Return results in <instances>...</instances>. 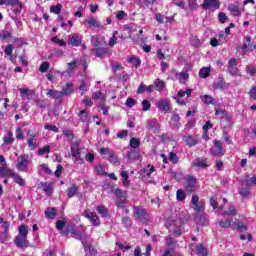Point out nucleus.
Returning <instances> with one entry per match:
<instances>
[{"label": "nucleus", "instance_id": "obj_1", "mask_svg": "<svg viewBox=\"0 0 256 256\" xmlns=\"http://www.w3.org/2000/svg\"><path fill=\"white\" fill-rule=\"evenodd\" d=\"M29 235V229L27 225L22 224L18 227V235L14 237V245L18 249H23L25 251L29 247V241L27 236Z\"/></svg>", "mask_w": 256, "mask_h": 256}, {"label": "nucleus", "instance_id": "obj_2", "mask_svg": "<svg viewBox=\"0 0 256 256\" xmlns=\"http://www.w3.org/2000/svg\"><path fill=\"white\" fill-rule=\"evenodd\" d=\"M70 151L71 157L75 159V163H79V165H83L85 163V153L81 150V145L78 141L71 144Z\"/></svg>", "mask_w": 256, "mask_h": 256}, {"label": "nucleus", "instance_id": "obj_3", "mask_svg": "<svg viewBox=\"0 0 256 256\" xmlns=\"http://www.w3.org/2000/svg\"><path fill=\"white\" fill-rule=\"evenodd\" d=\"M113 193L116 197V207L118 209H125L126 213H129V210L125 207L127 204V191L116 188L113 190Z\"/></svg>", "mask_w": 256, "mask_h": 256}, {"label": "nucleus", "instance_id": "obj_4", "mask_svg": "<svg viewBox=\"0 0 256 256\" xmlns=\"http://www.w3.org/2000/svg\"><path fill=\"white\" fill-rule=\"evenodd\" d=\"M83 217L88 219V221H90L94 227H99L101 225V219H99L97 213L91 212L89 209L84 210Z\"/></svg>", "mask_w": 256, "mask_h": 256}, {"label": "nucleus", "instance_id": "obj_5", "mask_svg": "<svg viewBox=\"0 0 256 256\" xmlns=\"http://www.w3.org/2000/svg\"><path fill=\"white\" fill-rule=\"evenodd\" d=\"M133 211L135 219H138V221H143L145 224L149 223V220L147 219V209L134 206Z\"/></svg>", "mask_w": 256, "mask_h": 256}, {"label": "nucleus", "instance_id": "obj_6", "mask_svg": "<svg viewBox=\"0 0 256 256\" xmlns=\"http://www.w3.org/2000/svg\"><path fill=\"white\" fill-rule=\"evenodd\" d=\"M196 185H197V178L193 175H188L186 177V182L184 185L186 193L195 192Z\"/></svg>", "mask_w": 256, "mask_h": 256}, {"label": "nucleus", "instance_id": "obj_7", "mask_svg": "<svg viewBox=\"0 0 256 256\" xmlns=\"http://www.w3.org/2000/svg\"><path fill=\"white\" fill-rule=\"evenodd\" d=\"M202 9L205 11L209 9H213V11H217L221 7V2L219 0H204L200 5Z\"/></svg>", "mask_w": 256, "mask_h": 256}, {"label": "nucleus", "instance_id": "obj_8", "mask_svg": "<svg viewBox=\"0 0 256 256\" xmlns=\"http://www.w3.org/2000/svg\"><path fill=\"white\" fill-rule=\"evenodd\" d=\"M27 167H29V156L28 155H20L17 158L16 168L18 171H26Z\"/></svg>", "mask_w": 256, "mask_h": 256}, {"label": "nucleus", "instance_id": "obj_9", "mask_svg": "<svg viewBox=\"0 0 256 256\" xmlns=\"http://www.w3.org/2000/svg\"><path fill=\"white\" fill-rule=\"evenodd\" d=\"M191 203H192V209H194L196 213H203V211H205V203L202 201H199V196L193 195L191 199Z\"/></svg>", "mask_w": 256, "mask_h": 256}, {"label": "nucleus", "instance_id": "obj_10", "mask_svg": "<svg viewBox=\"0 0 256 256\" xmlns=\"http://www.w3.org/2000/svg\"><path fill=\"white\" fill-rule=\"evenodd\" d=\"M214 150H210L211 155L214 157H220L225 155V150L223 149V142L220 140H214Z\"/></svg>", "mask_w": 256, "mask_h": 256}, {"label": "nucleus", "instance_id": "obj_11", "mask_svg": "<svg viewBox=\"0 0 256 256\" xmlns=\"http://www.w3.org/2000/svg\"><path fill=\"white\" fill-rule=\"evenodd\" d=\"M68 40H69L68 45H71L72 47H79V45L83 43V37H81L77 33L70 34L68 36Z\"/></svg>", "mask_w": 256, "mask_h": 256}, {"label": "nucleus", "instance_id": "obj_12", "mask_svg": "<svg viewBox=\"0 0 256 256\" xmlns=\"http://www.w3.org/2000/svg\"><path fill=\"white\" fill-rule=\"evenodd\" d=\"M192 167H197V169H207V167H209V164L207 163V159L196 158L192 162Z\"/></svg>", "mask_w": 256, "mask_h": 256}, {"label": "nucleus", "instance_id": "obj_13", "mask_svg": "<svg viewBox=\"0 0 256 256\" xmlns=\"http://www.w3.org/2000/svg\"><path fill=\"white\" fill-rule=\"evenodd\" d=\"M27 144H28V147L31 151H35L37 149V143H35V134H33L31 132V130H29L27 132Z\"/></svg>", "mask_w": 256, "mask_h": 256}, {"label": "nucleus", "instance_id": "obj_14", "mask_svg": "<svg viewBox=\"0 0 256 256\" xmlns=\"http://www.w3.org/2000/svg\"><path fill=\"white\" fill-rule=\"evenodd\" d=\"M139 157H141V152L135 148H131L126 154L128 161H136V159H139Z\"/></svg>", "mask_w": 256, "mask_h": 256}, {"label": "nucleus", "instance_id": "obj_15", "mask_svg": "<svg viewBox=\"0 0 256 256\" xmlns=\"http://www.w3.org/2000/svg\"><path fill=\"white\" fill-rule=\"evenodd\" d=\"M157 109H160L161 111H164L165 113H169V111H172L171 108V102L164 100L160 101L156 104Z\"/></svg>", "mask_w": 256, "mask_h": 256}, {"label": "nucleus", "instance_id": "obj_16", "mask_svg": "<svg viewBox=\"0 0 256 256\" xmlns=\"http://www.w3.org/2000/svg\"><path fill=\"white\" fill-rule=\"evenodd\" d=\"M95 55L100 59H105L107 55H109V48L108 47H99L95 48Z\"/></svg>", "mask_w": 256, "mask_h": 256}, {"label": "nucleus", "instance_id": "obj_17", "mask_svg": "<svg viewBox=\"0 0 256 256\" xmlns=\"http://www.w3.org/2000/svg\"><path fill=\"white\" fill-rule=\"evenodd\" d=\"M195 219L198 225H201L202 227H207V225H209V220H207V215L205 214H197Z\"/></svg>", "mask_w": 256, "mask_h": 256}, {"label": "nucleus", "instance_id": "obj_18", "mask_svg": "<svg viewBox=\"0 0 256 256\" xmlns=\"http://www.w3.org/2000/svg\"><path fill=\"white\" fill-rule=\"evenodd\" d=\"M228 11H230V14L232 15V17H240L241 16V9L239 8L238 5L229 4Z\"/></svg>", "mask_w": 256, "mask_h": 256}, {"label": "nucleus", "instance_id": "obj_19", "mask_svg": "<svg viewBox=\"0 0 256 256\" xmlns=\"http://www.w3.org/2000/svg\"><path fill=\"white\" fill-rule=\"evenodd\" d=\"M183 141L186 143L188 147H195L199 143V140L195 139L191 135H185L183 136Z\"/></svg>", "mask_w": 256, "mask_h": 256}, {"label": "nucleus", "instance_id": "obj_20", "mask_svg": "<svg viewBox=\"0 0 256 256\" xmlns=\"http://www.w3.org/2000/svg\"><path fill=\"white\" fill-rule=\"evenodd\" d=\"M0 5H11V7H19V11H21V7H23L19 0H0Z\"/></svg>", "mask_w": 256, "mask_h": 256}, {"label": "nucleus", "instance_id": "obj_21", "mask_svg": "<svg viewBox=\"0 0 256 256\" xmlns=\"http://www.w3.org/2000/svg\"><path fill=\"white\" fill-rule=\"evenodd\" d=\"M96 211L104 219H107V217H111V213H109V209H107V207H105L103 205L97 206L96 207Z\"/></svg>", "mask_w": 256, "mask_h": 256}, {"label": "nucleus", "instance_id": "obj_22", "mask_svg": "<svg viewBox=\"0 0 256 256\" xmlns=\"http://www.w3.org/2000/svg\"><path fill=\"white\" fill-rule=\"evenodd\" d=\"M62 97H65V95H73L75 93V90L73 89V83L67 82L66 86L62 89Z\"/></svg>", "mask_w": 256, "mask_h": 256}, {"label": "nucleus", "instance_id": "obj_23", "mask_svg": "<svg viewBox=\"0 0 256 256\" xmlns=\"http://www.w3.org/2000/svg\"><path fill=\"white\" fill-rule=\"evenodd\" d=\"M15 171L11 170L10 168H7V166L0 167V177H8L12 178Z\"/></svg>", "mask_w": 256, "mask_h": 256}, {"label": "nucleus", "instance_id": "obj_24", "mask_svg": "<svg viewBox=\"0 0 256 256\" xmlns=\"http://www.w3.org/2000/svg\"><path fill=\"white\" fill-rule=\"evenodd\" d=\"M44 215L46 219H55L57 217V208L49 207L45 210Z\"/></svg>", "mask_w": 256, "mask_h": 256}, {"label": "nucleus", "instance_id": "obj_25", "mask_svg": "<svg viewBox=\"0 0 256 256\" xmlns=\"http://www.w3.org/2000/svg\"><path fill=\"white\" fill-rule=\"evenodd\" d=\"M83 245H84V251L86 253V255H89V256H95L97 255V249H95L93 247V245L91 244H85V242H82Z\"/></svg>", "mask_w": 256, "mask_h": 256}, {"label": "nucleus", "instance_id": "obj_26", "mask_svg": "<svg viewBox=\"0 0 256 256\" xmlns=\"http://www.w3.org/2000/svg\"><path fill=\"white\" fill-rule=\"evenodd\" d=\"M127 62L130 63V65H133V67H135L136 69H138V67H141V58L137 56H130L127 59Z\"/></svg>", "mask_w": 256, "mask_h": 256}, {"label": "nucleus", "instance_id": "obj_27", "mask_svg": "<svg viewBox=\"0 0 256 256\" xmlns=\"http://www.w3.org/2000/svg\"><path fill=\"white\" fill-rule=\"evenodd\" d=\"M155 173V166L149 164L147 168L141 170L142 177H151V174Z\"/></svg>", "mask_w": 256, "mask_h": 256}, {"label": "nucleus", "instance_id": "obj_28", "mask_svg": "<svg viewBox=\"0 0 256 256\" xmlns=\"http://www.w3.org/2000/svg\"><path fill=\"white\" fill-rule=\"evenodd\" d=\"M46 95L53 97V99H63V93L59 90L48 89Z\"/></svg>", "mask_w": 256, "mask_h": 256}, {"label": "nucleus", "instance_id": "obj_29", "mask_svg": "<svg viewBox=\"0 0 256 256\" xmlns=\"http://www.w3.org/2000/svg\"><path fill=\"white\" fill-rule=\"evenodd\" d=\"M75 231H76L75 225L67 224L65 226V229L62 231V235H64V237H69V234L71 233V235L73 236Z\"/></svg>", "mask_w": 256, "mask_h": 256}, {"label": "nucleus", "instance_id": "obj_30", "mask_svg": "<svg viewBox=\"0 0 256 256\" xmlns=\"http://www.w3.org/2000/svg\"><path fill=\"white\" fill-rule=\"evenodd\" d=\"M198 256H209V250L203 244L196 245Z\"/></svg>", "mask_w": 256, "mask_h": 256}, {"label": "nucleus", "instance_id": "obj_31", "mask_svg": "<svg viewBox=\"0 0 256 256\" xmlns=\"http://www.w3.org/2000/svg\"><path fill=\"white\" fill-rule=\"evenodd\" d=\"M86 23H88V25L90 27H96L98 29H105L102 25L101 22L97 21V19H95L94 17L88 18L86 20Z\"/></svg>", "mask_w": 256, "mask_h": 256}, {"label": "nucleus", "instance_id": "obj_32", "mask_svg": "<svg viewBox=\"0 0 256 256\" xmlns=\"http://www.w3.org/2000/svg\"><path fill=\"white\" fill-rule=\"evenodd\" d=\"M4 145H12V143H15V137H13V132L8 131L7 135L3 138Z\"/></svg>", "mask_w": 256, "mask_h": 256}, {"label": "nucleus", "instance_id": "obj_33", "mask_svg": "<svg viewBox=\"0 0 256 256\" xmlns=\"http://www.w3.org/2000/svg\"><path fill=\"white\" fill-rule=\"evenodd\" d=\"M12 179L14 183H16V185H19L20 187L25 186V179H23L21 175L14 172V174L12 175Z\"/></svg>", "mask_w": 256, "mask_h": 256}, {"label": "nucleus", "instance_id": "obj_34", "mask_svg": "<svg viewBox=\"0 0 256 256\" xmlns=\"http://www.w3.org/2000/svg\"><path fill=\"white\" fill-rule=\"evenodd\" d=\"M120 176L122 178V184L124 187H129V185H131V180H129V173L127 171H122Z\"/></svg>", "mask_w": 256, "mask_h": 256}, {"label": "nucleus", "instance_id": "obj_35", "mask_svg": "<svg viewBox=\"0 0 256 256\" xmlns=\"http://www.w3.org/2000/svg\"><path fill=\"white\" fill-rule=\"evenodd\" d=\"M201 99L204 105H215V98H213L211 95L205 94L201 97Z\"/></svg>", "mask_w": 256, "mask_h": 256}, {"label": "nucleus", "instance_id": "obj_36", "mask_svg": "<svg viewBox=\"0 0 256 256\" xmlns=\"http://www.w3.org/2000/svg\"><path fill=\"white\" fill-rule=\"evenodd\" d=\"M78 118L82 123H87V121H89V111H87V109L81 110L78 113Z\"/></svg>", "mask_w": 256, "mask_h": 256}, {"label": "nucleus", "instance_id": "obj_37", "mask_svg": "<svg viewBox=\"0 0 256 256\" xmlns=\"http://www.w3.org/2000/svg\"><path fill=\"white\" fill-rule=\"evenodd\" d=\"M237 213H238V211L235 206H229L228 210H225L223 212V215L225 217H235V215H237Z\"/></svg>", "mask_w": 256, "mask_h": 256}, {"label": "nucleus", "instance_id": "obj_38", "mask_svg": "<svg viewBox=\"0 0 256 256\" xmlns=\"http://www.w3.org/2000/svg\"><path fill=\"white\" fill-rule=\"evenodd\" d=\"M77 191H79L77 185L72 184L71 187L67 190V196L69 197V199L75 197V195H77Z\"/></svg>", "mask_w": 256, "mask_h": 256}, {"label": "nucleus", "instance_id": "obj_39", "mask_svg": "<svg viewBox=\"0 0 256 256\" xmlns=\"http://www.w3.org/2000/svg\"><path fill=\"white\" fill-rule=\"evenodd\" d=\"M234 225L236 227V231L239 233H245V231H247V225L241 221L234 222Z\"/></svg>", "mask_w": 256, "mask_h": 256}, {"label": "nucleus", "instance_id": "obj_40", "mask_svg": "<svg viewBox=\"0 0 256 256\" xmlns=\"http://www.w3.org/2000/svg\"><path fill=\"white\" fill-rule=\"evenodd\" d=\"M41 187H42V191H44V193H47V195H53V186L51 184L42 182Z\"/></svg>", "mask_w": 256, "mask_h": 256}, {"label": "nucleus", "instance_id": "obj_41", "mask_svg": "<svg viewBox=\"0 0 256 256\" xmlns=\"http://www.w3.org/2000/svg\"><path fill=\"white\" fill-rule=\"evenodd\" d=\"M213 88L217 91H223V89H225V80L223 78H219V80L213 85Z\"/></svg>", "mask_w": 256, "mask_h": 256}, {"label": "nucleus", "instance_id": "obj_42", "mask_svg": "<svg viewBox=\"0 0 256 256\" xmlns=\"http://www.w3.org/2000/svg\"><path fill=\"white\" fill-rule=\"evenodd\" d=\"M129 146L131 147V149H139V147L141 146V140H139V138L132 137L130 139Z\"/></svg>", "mask_w": 256, "mask_h": 256}, {"label": "nucleus", "instance_id": "obj_43", "mask_svg": "<svg viewBox=\"0 0 256 256\" xmlns=\"http://www.w3.org/2000/svg\"><path fill=\"white\" fill-rule=\"evenodd\" d=\"M187 81H189V73L185 71L180 72L179 83H181V85H185Z\"/></svg>", "mask_w": 256, "mask_h": 256}, {"label": "nucleus", "instance_id": "obj_44", "mask_svg": "<svg viewBox=\"0 0 256 256\" xmlns=\"http://www.w3.org/2000/svg\"><path fill=\"white\" fill-rule=\"evenodd\" d=\"M168 160L170 161V163H173V165H177V163H179V156L173 151L169 152Z\"/></svg>", "mask_w": 256, "mask_h": 256}, {"label": "nucleus", "instance_id": "obj_45", "mask_svg": "<svg viewBox=\"0 0 256 256\" xmlns=\"http://www.w3.org/2000/svg\"><path fill=\"white\" fill-rule=\"evenodd\" d=\"M154 89L155 91H163V89H165V82L161 79H156V81L154 82Z\"/></svg>", "mask_w": 256, "mask_h": 256}, {"label": "nucleus", "instance_id": "obj_46", "mask_svg": "<svg viewBox=\"0 0 256 256\" xmlns=\"http://www.w3.org/2000/svg\"><path fill=\"white\" fill-rule=\"evenodd\" d=\"M210 74H211V68L209 67H204L199 71V77H201V79H206V77H209Z\"/></svg>", "mask_w": 256, "mask_h": 256}, {"label": "nucleus", "instance_id": "obj_47", "mask_svg": "<svg viewBox=\"0 0 256 256\" xmlns=\"http://www.w3.org/2000/svg\"><path fill=\"white\" fill-rule=\"evenodd\" d=\"M94 170L96 171V173L98 175H101L102 177H107V175H109L107 172H105V168L103 167V165L99 164V165H96L94 167Z\"/></svg>", "mask_w": 256, "mask_h": 256}, {"label": "nucleus", "instance_id": "obj_48", "mask_svg": "<svg viewBox=\"0 0 256 256\" xmlns=\"http://www.w3.org/2000/svg\"><path fill=\"white\" fill-rule=\"evenodd\" d=\"M192 93H193V89H191V88L186 89V91L179 90L177 93V97L182 98V97H185V95H186V97H191Z\"/></svg>", "mask_w": 256, "mask_h": 256}, {"label": "nucleus", "instance_id": "obj_49", "mask_svg": "<svg viewBox=\"0 0 256 256\" xmlns=\"http://www.w3.org/2000/svg\"><path fill=\"white\" fill-rule=\"evenodd\" d=\"M176 199L177 201L183 202L185 199H187V194H185V191L182 189H178L176 192Z\"/></svg>", "mask_w": 256, "mask_h": 256}, {"label": "nucleus", "instance_id": "obj_50", "mask_svg": "<svg viewBox=\"0 0 256 256\" xmlns=\"http://www.w3.org/2000/svg\"><path fill=\"white\" fill-rule=\"evenodd\" d=\"M11 37H13V31L4 30L0 33V39L2 41H7V39H11Z\"/></svg>", "mask_w": 256, "mask_h": 256}, {"label": "nucleus", "instance_id": "obj_51", "mask_svg": "<svg viewBox=\"0 0 256 256\" xmlns=\"http://www.w3.org/2000/svg\"><path fill=\"white\" fill-rule=\"evenodd\" d=\"M238 193L244 199H248L249 195H251V191H249V187H247V186H246V188H240Z\"/></svg>", "mask_w": 256, "mask_h": 256}, {"label": "nucleus", "instance_id": "obj_52", "mask_svg": "<svg viewBox=\"0 0 256 256\" xmlns=\"http://www.w3.org/2000/svg\"><path fill=\"white\" fill-rule=\"evenodd\" d=\"M61 9H63V6L61 4L53 5L50 7V13H54V15H59L61 13Z\"/></svg>", "mask_w": 256, "mask_h": 256}, {"label": "nucleus", "instance_id": "obj_53", "mask_svg": "<svg viewBox=\"0 0 256 256\" xmlns=\"http://www.w3.org/2000/svg\"><path fill=\"white\" fill-rule=\"evenodd\" d=\"M233 223V219H226V220H221L219 222L220 227L223 229H229L231 227V224Z\"/></svg>", "mask_w": 256, "mask_h": 256}, {"label": "nucleus", "instance_id": "obj_54", "mask_svg": "<svg viewBox=\"0 0 256 256\" xmlns=\"http://www.w3.org/2000/svg\"><path fill=\"white\" fill-rule=\"evenodd\" d=\"M210 205L213 207V209H219V211H223V206H219V203H217V198L215 197L210 198Z\"/></svg>", "mask_w": 256, "mask_h": 256}, {"label": "nucleus", "instance_id": "obj_55", "mask_svg": "<svg viewBox=\"0 0 256 256\" xmlns=\"http://www.w3.org/2000/svg\"><path fill=\"white\" fill-rule=\"evenodd\" d=\"M188 7L190 11H197L199 4H197V0H188Z\"/></svg>", "mask_w": 256, "mask_h": 256}, {"label": "nucleus", "instance_id": "obj_56", "mask_svg": "<svg viewBox=\"0 0 256 256\" xmlns=\"http://www.w3.org/2000/svg\"><path fill=\"white\" fill-rule=\"evenodd\" d=\"M108 161L112 163L113 165H116V163H119V158H117V155H115V152H110V155H108Z\"/></svg>", "mask_w": 256, "mask_h": 256}, {"label": "nucleus", "instance_id": "obj_57", "mask_svg": "<svg viewBox=\"0 0 256 256\" xmlns=\"http://www.w3.org/2000/svg\"><path fill=\"white\" fill-rule=\"evenodd\" d=\"M49 67H50V64L48 61L42 62L39 67L40 73H47V71H49Z\"/></svg>", "mask_w": 256, "mask_h": 256}, {"label": "nucleus", "instance_id": "obj_58", "mask_svg": "<svg viewBox=\"0 0 256 256\" xmlns=\"http://www.w3.org/2000/svg\"><path fill=\"white\" fill-rule=\"evenodd\" d=\"M246 73H247V75H250V77H255L256 66L247 65L246 66Z\"/></svg>", "mask_w": 256, "mask_h": 256}, {"label": "nucleus", "instance_id": "obj_59", "mask_svg": "<svg viewBox=\"0 0 256 256\" xmlns=\"http://www.w3.org/2000/svg\"><path fill=\"white\" fill-rule=\"evenodd\" d=\"M75 69H77V60L67 63L68 73H72V71H75Z\"/></svg>", "mask_w": 256, "mask_h": 256}, {"label": "nucleus", "instance_id": "obj_60", "mask_svg": "<svg viewBox=\"0 0 256 256\" xmlns=\"http://www.w3.org/2000/svg\"><path fill=\"white\" fill-rule=\"evenodd\" d=\"M47 153H51V146L49 145H45L38 149V155H45Z\"/></svg>", "mask_w": 256, "mask_h": 256}, {"label": "nucleus", "instance_id": "obj_61", "mask_svg": "<svg viewBox=\"0 0 256 256\" xmlns=\"http://www.w3.org/2000/svg\"><path fill=\"white\" fill-rule=\"evenodd\" d=\"M218 20L220 23L225 24L227 23V21H229V17H227V14H225L224 12H219Z\"/></svg>", "mask_w": 256, "mask_h": 256}, {"label": "nucleus", "instance_id": "obj_62", "mask_svg": "<svg viewBox=\"0 0 256 256\" xmlns=\"http://www.w3.org/2000/svg\"><path fill=\"white\" fill-rule=\"evenodd\" d=\"M245 185L246 187H253V185H256V175L251 178H247L245 180Z\"/></svg>", "mask_w": 256, "mask_h": 256}, {"label": "nucleus", "instance_id": "obj_63", "mask_svg": "<svg viewBox=\"0 0 256 256\" xmlns=\"http://www.w3.org/2000/svg\"><path fill=\"white\" fill-rule=\"evenodd\" d=\"M175 245H177V242L173 239V237L168 236L166 237V246L171 248H175Z\"/></svg>", "mask_w": 256, "mask_h": 256}, {"label": "nucleus", "instance_id": "obj_64", "mask_svg": "<svg viewBox=\"0 0 256 256\" xmlns=\"http://www.w3.org/2000/svg\"><path fill=\"white\" fill-rule=\"evenodd\" d=\"M9 241V232L2 231L0 233V243H7Z\"/></svg>", "mask_w": 256, "mask_h": 256}]
</instances>
